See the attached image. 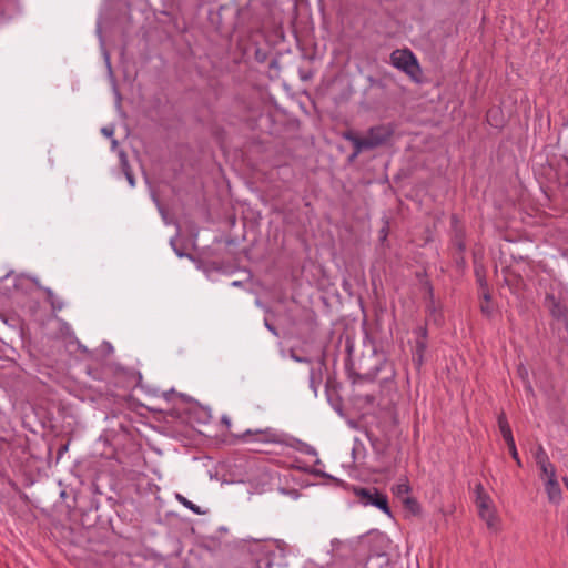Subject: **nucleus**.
<instances>
[{"instance_id":"22","label":"nucleus","mask_w":568,"mask_h":568,"mask_svg":"<svg viewBox=\"0 0 568 568\" xmlns=\"http://www.w3.org/2000/svg\"><path fill=\"white\" fill-rule=\"evenodd\" d=\"M480 311L483 314L487 315V316H490L491 313H493V310H491V306H490V302L487 304V302H483L480 304Z\"/></svg>"},{"instance_id":"19","label":"nucleus","mask_w":568,"mask_h":568,"mask_svg":"<svg viewBox=\"0 0 568 568\" xmlns=\"http://www.w3.org/2000/svg\"><path fill=\"white\" fill-rule=\"evenodd\" d=\"M122 165H123V171H124L128 182L130 183L131 186H134V184H135L134 175H133L132 171L130 170L129 164L125 159L122 160Z\"/></svg>"},{"instance_id":"15","label":"nucleus","mask_w":568,"mask_h":568,"mask_svg":"<svg viewBox=\"0 0 568 568\" xmlns=\"http://www.w3.org/2000/svg\"><path fill=\"white\" fill-rule=\"evenodd\" d=\"M534 457H535L537 466L550 462L549 457H548V454L546 453V450L542 447V445H538V447L536 448V452L534 454Z\"/></svg>"},{"instance_id":"20","label":"nucleus","mask_w":568,"mask_h":568,"mask_svg":"<svg viewBox=\"0 0 568 568\" xmlns=\"http://www.w3.org/2000/svg\"><path fill=\"white\" fill-rule=\"evenodd\" d=\"M464 253L465 252H458L456 250H453V258L455 261V263L458 265V266H464L465 265V257H464Z\"/></svg>"},{"instance_id":"26","label":"nucleus","mask_w":568,"mask_h":568,"mask_svg":"<svg viewBox=\"0 0 568 568\" xmlns=\"http://www.w3.org/2000/svg\"><path fill=\"white\" fill-rule=\"evenodd\" d=\"M255 58H256L257 61L264 62L265 59H266V54L262 53L261 50H256Z\"/></svg>"},{"instance_id":"37","label":"nucleus","mask_w":568,"mask_h":568,"mask_svg":"<svg viewBox=\"0 0 568 568\" xmlns=\"http://www.w3.org/2000/svg\"><path fill=\"white\" fill-rule=\"evenodd\" d=\"M565 483H566V486H567V488H568V480H567V479H565Z\"/></svg>"},{"instance_id":"18","label":"nucleus","mask_w":568,"mask_h":568,"mask_svg":"<svg viewBox=\"0 0 568 568\" xmlns=\"http://www.w3.org/2000/svg\"><path fill=\"white\" fill-rule=\"evenodd\" d=\"M506 444L508 446L509 454L511 455L513 459L516 462L517 466L523 467L521 460L519 458V455H518V452L516 448L515 439L511 440L510 443H506Z\"/></svg>"},{"instance_id":"21","label":"nucleus","mask_w":568,"mask_h":568,"mask_svg":"<svg viewBox=\"0 0 568 568\" xmlns=\"http://www.w3.org/2000/svg\"><path fill=\"white\" fill-rule=\"evenodd\" d=\"M476 276H477V283L479 285V291L488 288V284H487L485 276L480 275L477 270H476Z\"/></svg>"},{"instance_id":"30","label":"nucleus","mask_w":568,"mask_h":568,"mask_svg":"<svg viewBox=\"0 0 568 568\" xmlns=\"http://www.w3.org/2000/svg\"><path fill=\"white\" fill-rule=\"evenodd\" d=\"M102 133L106 136H111L113 134V129L103 128Z\"/></svg>"},{"instance_id":"11","label":"nucleus","mask_w":568,"mask_h":568,"mask_svg":"<svg viewBox=\"0 0 568 568\" xmlns=\"http://www.w3.org/2000/svg\"><path fill=\"white\" fill-rule=\"evenodd\" d=\"M42 291L45 294V301L50 304L53 312L61 311L64 307V303L55 296L51 288L43 287Z\"/></svg>"},{"instance_id":"17","label":"nucleus","mask_w":568,"mask_h":568,"mask_svg":"<svg viewBox=\"0 0 568 568\" xmlns=\"http://www.w3.org/2000/svg\"><path fill=\"white\" fill-rule=\"evenodd\" d=\"M403 503H404L405 507L408 510H410L413 514H415V515L419 514L420 505H419V503L414 497L406 496L403 499Z\"/></svg>"},{"instance_id":"10","label":"nucleus","mask_w":568,"mask_h":568,"mask_svg":"<svg viewBox=\"0 0 568 568\" xmlns=\"http://www.w3.org/2000/svg\"><path fill=\"white\" fill-rule=\"evenodd\" d=\"M497 423L504 440L506 443H510L511 440H514L510 425L504 412L498 415Z\"/></svg>"},{"instance_id":"34","label":"nucleus","mask_w":568,"mask_h":568,"mask_svg":"<svg viewBox=\"0 0 568 568\" xmlns=\"http://www.w3.org/2000/svg\"><path fill=\"white\" fill-rule=\"evenodd\" d=\"M246 10H247V8H241V9L239 10V14H240V16L244 14V12H245Z\"/></svg>"},{"instance_id":"29","label":"nucleus","mask_w":568,"mask_h":568,"mask_svg":"<svg viewBox=\"0 0 568 568\" xmlns=\"http://www.w3.org/2000/svg\"><path fill=\"white\" fill-rule=\"evenodd\" d=\"M265 326L267 327L268 331H271L274 335H278L276 328L274 325L270 324L267 321H265Z\"/></svg>"},{"instance_id":"31","label":"nucleus","mask_w":568,"mask_h":568,"mask_svg":"<svg viewBox=\"0 0 568 568\" xmlns=\"http://www.w3.org/2000/svg\"><path fill=\"white\" fill-rule=\"evenodd\" d=\"M221 422L223 424H225L227 427H230V425H231V420H230V418L227 416H223Z\"/></svg>"},{"instance_id":"16","label":"nucleus","mask_w":568,"mask_h":568,"mask_svg":"<svg viewBox=\"0 0 568 568\" xmlns=\"http://www.w3.org/2000/svg\"><path fill=\"white\" fill-rule=\"evenodd\" d=\"M538 467H539L541 477H547V479H549L550 477L556 476V468L551 462L541 464Z\"/></svg>"},{"instance_id":"14","label":"nucleus","mask_w":568,"mask_h":568,"mask_svg":"<svg viewBox=\"0 0 568 568\" xmlns=\"http://www.w3.org/2000/svg\"><path fill=\"white\" fill-rule=\"evenodd\" d=\"M410 491V486L408 484L407 478L404 479V481L398 483L396 486L393 487V493L397 497L407 496Z\"/></svg>"},{"instance_id":"24","label":"nucleus","mask_w":568,"mask_h":568,"mask_svg":"<svg viewBox=\"0 0 568 568\" xmlns=\"http://www.w3.org/2000/svg\"><path fill=\"white\" fill-rule=\"evenodd\" d=\"M291 357L298 363H311L308 358L298 356L294 351L291 352Z\"/></svg>"},{"instance_id":"7","label":"nucleus","mask_w":568,"mask_h":568,"mask_svg":"<svg viewBox=\"0 0 568 568\" xmlns=\"http://www.w3.org/2000/svg\"><path fill=\"white\" fill-rule=\"evenodd\" d=\"M256 436V440L258 442H263V443H282V439H281V435L278 433H276L274 429L272 428H266V429H256V430H251V429H247L242 436L241 438L243 440H246L248 442V437L251 436Z\"/></svg>"},{"instance_id":"33","label":"nucleus","mask_w":568,"mask_h":568,"mask_svg":"<svg viewBox=\"0 0 568 568\" xmlns=\"http://www.w3.org/2000/svg\"><path fill=\"white\" fill-rule=\"evenodd\" d=\"M515 277H516V284H519L523 282V278L520 275H516Z\"/></svg>"},{"instance_id":"27","label":"nucleus","mask_w":568,"mask_h":568,"mask_svg":"<svg viewBox=\"0 0 568 568\" xmlns=\"http://www.w3.org/2000/svg\"><path fill=\"white\" fill-rule=\"evenodd\" d=\"M363 398H364L365 403H367L369 405L374 404V402H375V396L371 395V394L365 395Z\"/></svg>"},{"instance_id":"28","label":"nucleus","mask_w":568,"mask_h":568,"mask_svg":"<svg viewBox=\"0 0 568 568\" xmlns=\"http://www.w3.org/2000/svg\"><path fill=\"white\" fill-rule=\"evenodd\" d=\"M418 332H419V335H420L419 339L426 341V338H427V329H426V327H419Z\"/></svg>"},{"instance_id":"35","label":"nucleus","mask_w":568,"mask_h":568,"mask_svg":"<svg viewBox=\"0 0 568 568\" xmlns=\"http://www.w3.org/2000/svg\"><path fill=\"white\" fill-rule=\"evenodd\" d=\"M506 282H507V284H508L510 287H513V286H517V285H518V284H516V282H513V284H511V283L509 282V280H507V278H506Z\"/></svg>"},{"instance_id":"25","label":"nucleus","mask_w":568,"mask_h":568,"mask_svg":"<svg viewBox=\"0 0 568 568\" xmlns=\"http://www.w3.org/2000/svg\"><path fill=\"white\" fill-rule=\"evenodd\" d=\"M343 546H345V542L339 539L332 540V547L333 551H338Z\"/></svg>"},{"instance_id":"36","label":"nucleus","mask_w":568,"mask_h":568,"mask_svg":"<svg viewBox=\"0 0 568 568\" xmlns=\"http://www.w3.org/2000/svg\"><path fill=\"white\" fill-rule=\"evenodd\" d=\"M263 540H266V538L256 539V541H263Z\"/></svg>"},{"instance_id":"5","label":"nucleus","mask_w":568,"mask_h":568,"mask_svg":"<svg viewBox=\"0 0 568 568\" xmlns=\"http://www.w3.org/2000/svg\"><path fill=\"white\" fill-rule=\"evenodd\" d=\"M466 230L457 214L450 215V244L453 250L466 251Z\"/></svg>"},{"instance_id":"9","label":"nucleus","mask_w":568,"mask_h":568,"mask_svg":"<svg viewBox=\"0 0 568 568\" xmlns=\"http://www.w3.org/2000/svg\"><path fill=\"white\" fill-rule=\"evenodd\" d=\"M545 489L550 501H559L561 498V489L557 480V476L550 477L545 483Z\"/></svg>"},{"instance_id":"8","label":"nucleus","mask_w":568,"mask_h":568,"mask_svg":"<svg viewBox=\"0 0 568 568\" xmlns=\"http://www.w3.org/2000/svg\"><path fill=\"white\" fill-rule=\"evenodd\" d=\"M387 371V372H395L394 366L392 363L387 361H383L379 365H376L372 371L365 374L361 373H354L352 375L353 383H361V382H374L378 372L381 371Z\"/></svg>"},{"instance_id":"23","label":"nucleus","mask_w":568,"mask_h":568,"mask_svg":"<svg viewBox=\"0 0 568 568\" xmlns=\"http://www.w3.org/2000/svg\"><path fill=\"white\" fill-rule=\"evenodd\" d=\"M479 296L483 297L484 302H487V304H488L491 300L489 287L479 291Z\"/></svg>"},{"instance_id":"2","label":"nucleus","mask_w":568,"mask_h":568,"mask_svg":"<svg viewBox=\"0 0 568 568\" xmlns=\"http://www.w3.org/2000/svg\"><path fill=\"white\" fill-rule=\"evenodd\" d=\"M390 62L393 67L405 72L412 80L419 82L422 69L417 58L409 49L393 51Z\"/></svg>"},{"instance_id":"13","label":"nucleus","mask_w":568,"mask_h":568,"mask_svg":"<svg viewBox=\"0 0 568 568\" xmlns=\"http://www.w3.org/2000/svg\"><path fill=\"white\" fill-rule=\"evenodd\" d=\"M176 499L184 506L186 507L187 509H190L191 511H193L194 514L196 515H204L206 514L205 510H202L197 505L193 504L191 500H189L186 497H184L183 495L181 494H178L176 495Z\"/></svg>"},{"instance_id":"3","label":"nucleus","mask_w":568,"mask_h":568,"mask_svg":"<svg viewBox=\"0 0 568 568\" xmlns=\"http://www.w3.org/2000/svg\"><path fill=\"white\" fill-rule=\"evenodd\" d=\"M353 491L363 506H374L386 515L392 516L387 496L376 487H354Z\"/></svg>"},{"instance_id":"12","label":"nucleus","mask_w":568,"mask_h":568,"mask_svg":"<svg viewBox=\"0 0 568 568\" xmlns=\"http://www.w3.org/2000/svg\"><path fill=\"white\" fill-rule=\"evenodd\" d=\"M427 348V343L424 339H416L415 342V349L413 353V359L417 363L418 366L423 364L424 354Z\"/></svg>"},{"instance_id":"1","label":"nucleus","mask_w":568,"mask_h":568,"mask_svg":"<svg viewBox=\"0 0 568 568\" xmlns=\"http://www.w3.org/2000/svg\"><path fill=\"white\" fill-rule=\"evenodd\" d=\"M394 133L395 128L390 123L371 126L365 136H358L352 131L344 133V138L352 143L354 149L349 159H355L363 151L386 145L392 140Z\"/></svg>"},{"instance_id":"38","label":"nucleus","mask_w":568,"mask_h":568,"mask_svg":"<svg viewBox=\"0 0 568 568\" xmlns=\"http://www.w3.org/2000/svg\"><path fill=\"white\" fill-rule=\"evenodd\" d=\"M255 568H260V567H258V565H256V567H255Z\"/></svg>"},{"instance_id":"32","label":"nucleus","mask_w":568,"mask_h":568,"mask_svg":"<svg viewBox=\"0 0 568 568\" xmlns=\"http://www.w3.org/2000/svg\"><path fill=\"white\" fill-rule=\"evenodd\" d=\"M68 450V444L63 445L59 448L58 455L61 456L64 452Z\"/></svg>"},{"instance_id":"6","label":"nucleus","mask_w":568,"mask_h":568,"mask_svg":"<svg viewBox=\"0 0 568 568\" xmlns=\"http://www.w3.org/2000/svg\"><path fill=\"white\" fill-rule=\"evenodd\" d=\"M544 305L548 308L551 317L558 322H562L568 331V307L562 304L554 293H547Z\"/></svg>"},{"instance_id":"4","label":"nucleus","mask_w":568,"mask_h":568,"mask_svg":"<svg viewBox=\"0 0 568 568\" xmlns=\"http://www.w3.org/2000/svg\"><path fill=\"white\" fill-rule=\"evenodd\" d=\"M476 505L478 514L483 520L486 521L487 527L493 530L498 528V519L493 507L490 496L485 491L481 483L475 485Z\"/></svg>"}]
</instances>
